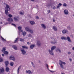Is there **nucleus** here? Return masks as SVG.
I'll use <instances>...</instances> for the list:
<instances>
[{
	"label": "nucleus",
	"instance_id": "nucleus-37",
	"mask_svg": "<svg viewBox=\"0 0 74 74\" xmlns=\"http://www.w3.org/2000/svg\"><path fill=\"white\" fill-rule=\"evenodd\" d=\"M8 16L9 18H11L12 16L11 15V14H9L8 15Z\"/></svg>",
	"mask_w": 74,
	"mask_h": 74
},
{
	"label": "nucleus",
	"instance_id": "nucleus-14",
	"mask_svg": "<svg viewBox=\"0 0 74 74\" xmlns=\"http://www.w3.org/2000/svg\"><path fill=\"white\" fill-rule=\"evenodd\" d=\"M53 30H55V31H56L57 30H58V29H57V28L55 26H53Z\"/></svg>",
	"mask_w": 74,
	"mask_h": 74
},
{
	"label": "nucleus",
	"instance_id": "nucleus-24",
	"mask_svg": "<svg viewBox=\"0 0 74 74\" xmlns=\"http://www.w3.org/2000/svg\"><path fill=\"white\" fill-rule=\"evenodd\" d=\"M46 66H47V69L48 70H49V71H50V72H51V73H52V71L51 70H49V68H48V65L47 64H46Z\"/></svg>",
	"mask_w": 74,
	"mask_h": 74
},
{
	"label": "nucleus",
	"instance_id": "nucleus-43",
	"mask_svg": "<svg viewBox=\"0 0 74 74\" xmlns=\"http://www.w3.org/2000/svg\"><path fill=\"white\" fill-rule=\"evenodd\" d=\"M71 52L69 51V52H68V55H70V54H71Z\"/></svg>",
	"mask_w": 74,
	"mask_h": 74
},
{
	"label": "nucleus",
	"instance_id": "nucleus-5",
	"mask_svg": "<svg viewBox=\"0 0 74 74\" xmlns=\"http://www.w3.org/2000/svg\"><path fill=\"white\" fill-rule=\"evenodd\" d=\"M25 73L29 74H32V73H33V72H32V71L30 70H26L25 71Z\"/></svg>",
	"mask_w": 74,
	"mask_h": 74
},
{
	"label": "nucleus",
	"instance_id": "nucleus-36",
	"mask_svg": "<svg viewBox=\"0 0 74 74\" xmlns=\"http://www.w3.org/2000/svg\"><path fill=\"white\" fill-rule=\"evenodd\" d=\"M63 5L64 7H66V6H67V4L66 3H64L63 4Z\"/></svg>",
	"mask_w": 74,
	"mask_h": 74
},
{
	"label": "nucleus",
	"instance_id": "nucleus-10",
	"mask_svg": "<svg viewBox=\"0 0 74 74\" xmlns=\"http://www.w3.org/2000/svg\"><path fill=\"white\" fill-rule=\"evenodd\" d=\"M4 71V69L2 68L1 69H0V73L1 74H2L3 73Z\"/></svg>",
	"mask_w": 74,
	"mask_h": 74
},
{
	"label": "nucleus",
	"instance_id": "nucleus-21",
	"mask_svg": "<svg viewBox=\"0 0 74 74\" xmlns=\"http://www.w3.org/2000/svg\"><path fill=\"white\" fill-rule=\"evenodd\" d=\"M25 29L27 32H29L30 30V29L28 27H26L25 28Z\"/></svg>",
	"mask_w": 74,
	"mask_h": 74
},
{
	"label": "nucleus",
	"instance_id": "nucleus-22",
	"mask_svg": "<svg viewBox=\"0 0 74 74\" xmlns=\"http://www.w3.org/2000/svg\"><path fill=\"white\" fill-rule=\"evenodd\" d=\"M5 64L6 66H8V64H9V62H8V61H6L5 62Z\"/></svg>",
	"mask_w": 74,
	"mask_h": 74
},
{
	"label": "nucleus",
	"instance_id": "nucleus-38",
	"mask_svg": "<svg viewBox=\"0 0 74 74\" xmlns=\"http://www.w3.org/2000/svg\"><path fill=\"white\" fill-rule=\"evenodd\" d=\"M3 61V59L1 58H0V62H2Z\"/></svg>",
	"mask_w": 74,
	"mask_h": 74
},
{
	"label": "nucleus",
	"instance_id": "nucleus-15",
	"mask_svg": "<svg viewBox=\"0 0 74 74\" xmlns=\"http://www.w3.org/2000/svg\"><path fill=\"white\" fill-rule=\"evenodd\" d=\"M21 32H22L23 34V35L24 36H25L26 35V32H23V31L22 30H21Z\"/></svg>",
	"mask_w": 74,
	"mask_h": 74
},
{
	"label": "nucleus",
	"instance_id": "nucleus-4",
	"mask_svg": "<svg viewBox=\"0 0 74 74\" xmlns=\"http://www.w3.org/2000/svg\"><path fill=\"white\" fill-rule=\"evenodd\" d=\"M59 64L60 65L62 69H63V66L62 64H66V63L62 61L61 60H60L59 62Z\"/></svg>",
	"mask_w": 74,
	"mask_h": 74
},
{
	"label": "nucleus",
	"instance_id": "nucleus-35",
	"mask_svg": "<svg viewBox=\"0 0 74 74\" xmlns=\"http://www.w3.org/2000/svg\"><path fill=\"white\" fill-rule=\"evenodd\" d=\"M67 28L69 29V30H70V29H71V27H70L69 26H68L67 27Z\"/></svg>",
	"mask_w": 74,
	"mask_h": 74
},
{
	"label": "nucleus",
	"instance_id": "nucleus-34",
	"mask_svg": "<svg viewBox=\"0 0 74 74\" xmlns=\"http://www.w3.org/2000/svg\"><path fill=\"white\" fill-rule=\"evenodd\" d=\"M20 40L21 41H24V40H23L22 38H20Z\"/></svg>",
	"mask_w": 74,
	"mask_h": 74
},
{
	"label": "nucleus",
	"instance_id": "nucleus-28",
	"mask_svg": "<svg viewBox=\"0 0 74 74\" xmlns=\"http://www.w3.org/2000/svg\"><path fill=\"white\" fill-rule=\"evenodd\" d=\"M1 37L2 38V40L3 41H6V40L3 38L2 37V36H1Z\"/></svg>",
	"mask_w": 74,
	"mask_h": 74
},
{
	"label": "nucleus",
	"instance_id": "nucleus-32",
	"mask_svg": "<svg viewBox=\"0 0 74 74\" xmlns=\"http://www.w3.org/2000/svg\"><path fill=\"white\" fill-rule=\"evenodd\" d=\"M31 64L33 66V67H35V65L34 64H33V62H31Z\"/></svg>",
	"mask_w": 74,
	"mask_h": 74
},
{
	"label": "nucleus",
	"instance_id": "nucleus-1",
	"mask_svg": "<svg viewBox=\"0 0 74 74\" xmlns=\"http://www.w3.org/2000/svg\"><path fill=\"white\" fill-rule=\"evenodd\" d=\"M61 38L62 40H67L69 42H71V40L70 39V37L69 36H67L66 38V37H61Z\"/></svg>",
	"mask_w": 74,
	"mask_h": 74
},
{
	"label": "nucleus",
	"instance_id": "nucleus-53",
	"mask_svg": "<svg viewBox=\"0 0 74 74\" xmlns=\"http://www.w3.org/2000/svg\"><path fill=\"white\" fill-rule=\"evenodd\" d=\"M48 13H50V12H51V11H50V10H49L48 11Z\"/></svg>",
	"mask_w": 74,
	"mask_h": 74
},
{
	"label": "nucleus",
	"instance_id": "nucleus-42",
	"mask_svg": "<svg viewBox=\"0 0 74 74\" xmlns=\"http://www.w3.org/2000/svg\"><path fill=\"white\" fill-rule=\"evenodd\" d=\"M12 25L14 26V27H16V25H15V24H12Z\"/></svg>",
	"mask_w": 74,
	"mask_h": 74
},
{
	"label": "nucleus",
	"instance_id": "nucleus-31",
	"mask_svg": "<svg viewBox=\"0 0 74 74\" xmlns=\"http://www.w3.org/2000/svg\"><path fill=\"white\" fill-rule=\"evenodd\" d=\"M13 65H14V62H12L10 63V65L11 66H13Z\"/></svg>",
	"mask_w": 74,
	"mask_h": 74
},
{
	"label": "nucleus",
	"instance_id": "nucleus-29",
	"mask_svg": "<svg viewBox=\"0 0 74 74\" xmlns=\"http://www.w3.org/2000/svg\"><path fill=\"white\" fill-rule=\"evenodd\" d=\"M22 48H25L26 49H28V47H27L26 46H22Z\"/></svg>",
	"mask_w": 74,
	"mask_h": 74
},
{
	"label": "nucleus",
	"instance_id": "nucleus-52",
	"mask_svg": "<svg viewBox=\"0 0 74 74\" xmlns=\"http://www.w3.org/2000/svg\"><path fill=\"white\" fill-rule=\"evenodd\" d=\"M72 50L73 51H74V47L72 48Z\"/></svg>",
	"mask_w": 74,
	"mask_h": 74
},
{
	"label": "nucleus",
	"instance_id": "nucleus-18",
	"mask_svg": "<svg viewBox=\"0 0 74 74\" xmlns=\"http://www.w3.org/2000/svg\"><path fill=\"white\" fill-rule=\"evenodd\" d=\"M21 68V66H19L18 69V70H17V74H19V70H20Z\"/></svg>",
	"mask_w": 74,
	"mask_h": 74
},
{
	"label": "nucleus",
	"instance_id": "nucleus-13",
	"mask_svg": "<svg viewBox=\"0 0 74 74\" xmlns=\"http://www.w3.org/2000/svg\"><path fill=\"white\" fill-rule=\"evenodd\" d=\"M67 32V30L66 29H64L62 31V32L63 34H65Z\"/></svg>",
	"mask_w": 74,
	"mask_h": 74
},
{
	"label": "nucleus",
	"instance_id": "nucleus-16",
	"mask_svg": "<svg viewBox=\"0 0 74 74\" xmlns=\"http://www.w3.org/2000/svg\"><path fill=\"white\" fill-rule=\"evenodd\" d=\"M13 48L15 49V50H17V47H16V46L15 45H13Z\"/></svg>",
	"mask_w": 74,
	"mask_h": 74
},
{
	"label": "nucleus",
	"instance_id": "nucleus-25",
	"mask_svg": "<svg viewBox=\"0 0 74 74\" xmlns=\"http://www.w3.org/2000/svg\"><path fill=\"white\" fill-rule=\"evenodd\" d=\"M6 48L5 47H4L3 48V49L2 50V52H4L5 51V49Z\"/></svg>",
	"mask_w": 74,
	"mask_h": 74
},
{
	"label": "nucleus",
	"instance_id": "nucleus-3",
	"mask_svg": "<svg viewBox=\"0 0 74 74\" xmlns=\"http://www.w3.org/2000/svg\"><path fill=\"white\" fill-rule=\"evenodd\" d=\"M56 48V47L53 46L51 48V50H49V52L50 54L52 55H53V51L54 50V49Z\"/></svg>",
	"mask_w": 74,
	"mask_h": 74
},
{
	"label": "nucleus",
	"instance_id": "nucleus-54",
	"mask_svg": "<svg viewBox=\"0 0 74 74\" xmlns=\"http://www.w3.org/2000/svg\"><path fill=\"white\" fill-rule=\"evenodd\" d=\"M39 63H41V61L40 60L38 61Z\"/></svg>",
	"mask_w": 74,
	"mask_h": 74
},
{
	"label": "nucleus",
	"instance_id": "nucleus-59",
	"mask_svg": "<svg viewBox=\"0 0 74 74\" xmlns=\"http://www.w3.org/2000/svg\"><path fill=\"white\" fill-rule=\"evenodd\" d=\"M0 24H2V23L1 22H0Z\"/></svg>",
	"mask_w": 74,
	"mask_h": 74
},
{
	"label": "nucleus",
	"instance_id": "nucleus-27",
	"mask_svg": "<svg viewBox=\"0 0 74 74\" xmlns=\"http://www.w3.org/2000/svg\"><path fill=\"white\" fill-rule=\"evenodd\" d=\"M18 29L19 31L21 30V29H22V27L19 26L18 27Z\"/></svg>",
	"mask_w": 74,
	"mask_h": 74
},
{
	"label": "nucleus",
	"instance_id": "nucleus-6",
	"mask_svg": "<svg viewBox=\"0 0 74 74\" xmlns=\"http://www.w3.org/2000/svg\"><path fill=\"white\" fill-rule=\"evenodd\" d=\"M10 60H13V61H14L15 60V58H14V57L13 56H11L10 57Z\"/></svg>",
	"mask_w": 74,
	"mask_h": 74
},
{
	"label": "nucleus",
	"instance_id": "nucleus-49",
	"mask_svg": "<svg viewBox=\"0 0 74 74\" xmlns=\"http://www.w3.org/2000/svg\"><path fill=\"white\" fill-rule=\"evenodd\" d=\"M71 38H73V35H71Z\"/></svg>",
	"mask_w": 74,
	"mask_h": 74
},
{
	"label": "nucleus",
	"instance_id": "nucleus-40",
	"mask_svg": "<svg viewBox=\"0 0 74 74\" xmlns=\"http://www.w3.org/2000/svg\"><path fill=\"white\" fill-rule=\"evenodd\" d=\"M29 32L30 33H33V31H32V30L30 29Z\"/></svg>",
	"mask_w": 74,
	"mask_h": 74
},
{
	"label": "nucleus",
	"instance_id": "nucleus-57",
	"mask_svg": "<svg viewBox=\"0 0 74 74\" xmlns=\"http://www.w3.org/2000/svg\"><path fill=\"white\" fill-rule=\"evenodd\" d=\"M31 1H34V0H31Z\"/></svg>",
	"mask_w": 74,
	"mask_h": 74
},
{
	"label": "nucleus",
	"instance_id": "nucleus-26",
	"mask_svg": "<svg viewBox=\"0 0 74 74\" xmlns=\"http://www.w3.org/2000/svg\"><path fill=\"white\" fill-rule=\"evenodd\" d=\"M4 53L5 55H7L8 54V52L7 51H4Z\"/></svg>",
	"mask_w": 74,
	"mask_h": 74
},
{
	"label": "nucleus",
	"instance_id": "nucleus-7",
	"mask_svg": "<svg viewBox=\"0 0 74 74\" xmlns=\"http://www.w3.org/2000/svg\"><path fill=\"white\" fill-rule=\"evenodd\" d=\"M64 12L65 15H68L69 14V12L67 10H64Z\"/></svg>",
	"mask_w": 74,
	"mask_h": 74
},
{
	"label": "nucleus",
	"instance_id": "nucleus-51",
	"mask_svg": "<svg viewBox=\"0 0 74 74\" xmlns=\"http://www.w3.org/2000/svg\"><path fill=\"white\" fill-rule=\"evenodd\" d=\"M60 6H59V5H58V6L57 7V8H59Z\"/></svg>",
	"mask_w": 74,
	"mask_h": 74
},
{
	"label": "nucleus",
	"instance_id": "nucleus-48",
	"mask_svg": "<svg viewBox=\"0 0 74 74\" xmlns=\"http://www.w3.org/2000/svg\"><path fill=\"white\" fill-rule=\"evenodd\" d=\"M69 60L70 62H71V61H72V59L71 58H70Z\"/></svg>",
	"mask_w": 74,
	"mask_h": 74
},
{
	"label": "nucleus",
	"instance_id": "nucleus-55",
	"mask_svg": "<svg viewBox=\"0 0 74 74\" xmlns=\"http://www.w3.org/2000/svg\"><path fill=\"white\" fill-rule=\"evenodd\" d=\"M54 72H55V71H52L51 72V73H54Z\"/></svg>",
	"mask_w": 74,
	"mask_h": 74
},
{
	"label": "nucleus",
	"instance_id": "nucleus-9",
	"mask_svg": "<svg viewBox=\"0 0 74 74\" xmlns=\"http://www.w3.org/2000/svg\"><path fill=\"white\" fill-rule=\"evenodd\" d=\"M37 45L38 47H40L41 46V43L39 41H38L37 42Z\"/></svg>",
	"mask_w": 74,
	"mask_h": 74
},
{
	"label": "nucleus",
	"instance_id": "nucleus-30",
	"mask_svg": "<svg viewBox=\"0 0 74 74\" xmlns=\"http://www.w3.org/2000/svg\"><path fill=\"white\" fill-rule=\"evenodd\" d=\"M20 14L21 15H23L24 14V12H20Z\"/></svg>",
	"mask_w": 74,
	"mask_h": 74
},
{
	"label": "nucleus",
	"instance_id": "nucleus-46",
	"mask_svg": "<svg viewBox=\"0 0 74 74\" xmlns=\"http://www.w3.org/2000/svg\"><path fill=\"white\" fill-rule=\"evenodd\" d=\"M27 43L28 45H30L31 44V43H29V42H27Z\"/></svg>",
	"mask_w": 74,
	"mask_h": 74
},
{
	"label": "nucleus",
	"instance_id": "nucleus-23",
	"mask_svg": "<svg viewBox=\"0 0 74 74\" xmlns=\"http://www.w3.org/2000/svg\"><path fill=\"white\" fill-rule=\"evenodd\" d=\"M30 23L31 24V25H34V24H35V23L33 21H30Z\"/></svg>",
	"mask_w": 74,
	"mask_h": 74
},
{
	"label": "nucleus",
	"instance_id": "nucleus-44",
	"mask_svg": "<svg viewBox=\"0 0 74 74\" xmlns=\"http://www.w3.org/2000/svg\"><path fill=\"white\" fill-rule=\"evenodd\" d=\"M28 37H32V35H31V34H29V35H28Z\"/></svg>",
	"mask_w": 74,
	"mask_h": 74
},
{
	"label": "nucleus",
	"instance_id": "nucleus-64",
	"mask_svg": "<svg viewBox=\"0 0 74 74\" xmlns=\"http://www.w3.org/2000/svg\"><path fill=\"white\" fill-rule=\"evenodd\" d=\"M51 67H53V66H51Z\"/></svg>",
	"mask_w": 74,
	"mask_h": 74
},
{
	"label": "nucleus",
	"instance_id": "nucleus-63",
	"mask_svg": "<svg viewBox=\"0 0 74 74\" xmlns=\"http://www.w3.org/2000/svg\"><path fill=\"white\" fill-rule=\"evenodd\" d=\"M1 30V28L0 27V33Z\"/></svg>",
	"mask_w": 74,
	"mask_h": 74
},
{
	"label": "nucleus",
	"instance_id": "nucleus-11",
	"mask_svg": "<svg viewBox=\"0 0 74 74\" xmlns=\"http://www.w3.org/2000/svg\"><path fill=\"white\" fill-rule=\"evenodd\" d=\"M35 47V45H30V48L32 49H33V48L34 47Z\"/></svg>",
	"mask_w": 74,
	"mask_h": 74
},
{
	"label": "nucleus",
	"instance_id": "nucleus-33",
	"mask_svg": "<svg viewBox=\"0 0 74 74\" xmlns=\"http://www.w3.org/2000/svg\"><path fill=\"white\" fill-rule=\"evenodd\" d=\"M14 20H15V21H18V19H17V18H16V17H14Z\"/></svg>",
	"mask_w": 74,
	"mask_h": 74
},
{
	"label": "nucleus",
	"instance_id": "nucleus-45",
	"mask_svg": "<svg viewBox=\"0 0 74 74\" xmlns=\"http://www.w3.org/2000/svg\"><path fill=\"white\" fill-rule=\"evenodd\" d=\"M47 7H50V4H48L47 5Z\"/></svg>",
	"mask_w": 74,
	"mask_h": 74
},
{
	"label": "nucleus",
	"instance_id": "nucleus-50",
	"mask_svg": "<svg viewBox=\"0 0 74 74\" xmlns=\"http://www.w3.org/2000/svg\"><path fill=\"white\" fill-rule=\"evenodd\" d=\"M51 43L52 44H55V43H56L55 42H51Z\"/></svg>",
	"mask_w": 74,
	"mask_h": 74
},
{
	"label": "nucleus",
	"instance_id": "nucleus-20",
	"mask_svg": "<svg viewBox=\"0 0 74 74\" xmlns=\"http://www.w3.org/2000/svg\"><path fill=\"white\" fill-rule=\"evenodd\" d=\"M5 70H6V71H7V72H8V71H9V70H10V69L8 67L6 66Z\"/></svg>",
	"mask_w": 74,
	"mask_h": 74
},
{
	"label": "nucleus",
	"instance_id": "nucleus-58",
	"mask_svg": "<svg viewBox=\"0 0 74 74\" xmlns=\"http://www.w3.org/2000/svg\"><path fill=\"white\" fill-rule=\"evenodd\" d=\"M53 22H55V20H54V19H53Z\"/></svg>",
	"mask_w": 74,
	"mask_h": 74
},
{
	"label": "nucleus",
	"instance_id": "nucleus-2",
	"mask_svg": "<svg viewBox=\"0 0 74 74\" xmlns=\"http://www.w3.org/2000/svg\"><path fill=\"white\" fill-rule=\"evenodd\" d=\"M6 10H5V12L6 15H8V11H10V7L9 5H6V7L5 8Z\"/></svg>",
	"mask_w": 74,
	"mask_h": 74
},
{
	"label": "nucleus",
	"instance_id": "nucleus-8",
	"mask_svg": "<svg viewBox=\"0 0 74 74\" xmlns=\"http://www.w3.org/2000/svg\"><path fill=\"white\" fill-rule=\"evenodd\" d=\"M21 51L22 52V53L23 55H25L26 52L25 51L24 49H21Z\"/></svg>",
	"mask_w": 74,
	"mask_h": 74
},
{
	"label": "nucleus",
	"instance_id": "nucleus-39",
	"mask_svg": "<svg viewBox=\"0 0 74 74\" xmlns=\"http://www.w3.org/2000/svg\"><path fill=\"white\" fill-rule=\"evenodd\" d=\"M56 51L57 52L58 51V52H61V51H60V49H57Z\"/></svg>",
	"mask_w": 74,
	"mask_h": 74
},
{
	"label": "nucleus",
	"instance_id": "nucleus-41",
	"mask_svg": "<svg viewBox=\"0 0 74 74\" xmlns=\"http://www.w3.org/2000/svg\"><path fill=\"white\" fill-rule=\"evenodd\" d=\"M62 5V4L61 3H60L58 5V6H59L60 7V6H61V5Z\"/></svg>",
	"mask_w": 74,
	"mask_h": 74
},
{
	"label": "nucleus",
	"instance_id": "nucleus-12",
	"mask_svg": "<svg viewBox=\"0 0 74 74\" xmlns=\"http://www.w3.org/2000/svg\"><path fill=\"white\" fill-rule=\"evenodd\" d=\"M41 26L42 27L43 29H46V26H45V24H42L41 25Z\"/></svg>",
	"mask_w": 74,
	"mask_h": 74
},
{
	"label": "nucleus",
	"instance_id": "nucleus-62",
	"mask_svg": "<svg viewBox=\"0 0 74 74\" xmlns=\"http://www.w3.org/2000/svg\"><path fill=\"white\" fill-rule=\"evenodd\" d=\"M2 56H4V54H2Z\"/></svg>",
	"mask_w": 74,
	"mask_h": 74
},
{
	"label": "nucleus",
	"instance_id": "nucleus-19",
	"mask_svg": "<svg viewBox=\"0 0 74 74\" xmlns=\"http://www.w3.org/2000/svg\"><path fill=\"white\" fill-rule=\"evenodd\" d=\"M18 39H19V38H17L15 39L14 41V43H16V42H17L18 41Z\"/></svg>",
	"mask_w": 74,
	"mask_h": 74
},
{
	"label": "nucleus",
	"instance_id": "nucleus-60",
	"mask_svg": "<svg viewBox=\"0 0 74 74\" xmlns=\"http://www.w3.org/2000/svg\"><path fill=\"white\" fill-rule=\"evenodd\" d=\"M53 7H54V8H53V9H55V6H53Z\"/></svg>",
	"mask_w": 74,
	"mask_h": 74
},
{
	"label": "nucleus",
	"instance_id": "nucleus-47",
	"mask_svg": "<svg viewBox=\"0 0 74 74\" xmlns=\"http://www.w3.org/2000/svg\"><path fill=\"white\" fill-rule=\"evenodd\" d=\"M36 19H39V17H38V16H36Z\"/></svg>",
	"mask_w": 74,
	"mask_h": 74
},
{
	"label": "nucleus",
	"instance_id": "nucleus-61",
	"mask_svg": "<svg viewBox=\"0 0 74 74\" xmlns=\"http://www.w3.org/2000/svg\"><path fill=\"white\" fill-rule=\"evenodd\" d=\"M18 34H19V33H20V32H19H19H18Z\"/></svg>",
	"mask_w": 74,
	"mask_h": 74
},
{
	"label": "nucleus",
	"instance_id": "nucleus-56",
	"mask_svg": "<svg viewBox=\"0 0 74 74\" xmlns=\"http://www.w3.org/2000/svg\"><path fill=\"white\" fill-rule=\"evenodd\" d=\"M61 74H65L64 73H61Z\"/></svg>",
	"mask_w": 74,
	"mask_h": 74
},
{
	"label": "nucleus",
	"instance_id": "nucleus-17",
	"mask_svg": "<svg viewBox=\"0 0 74 74\" xmlns=\"http://www.w3.org/2000/svg\"><path fill=\"white\" fill-rule=\"evenodd\" d=\"M8 21L9 22H13V20L11 18H8Z\"/></svg>",
	"mask_w": 74,
	"mask_h": 74
}]
</instances>
